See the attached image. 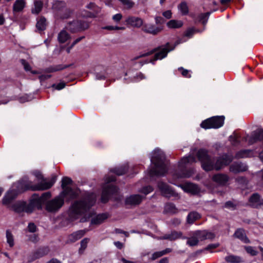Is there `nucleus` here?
Returning <instances> with one entry per match:
<instances>
[{"mask_svg": "<svg viewBox=\"0 0 263 263\" xmlns=\"http://www.w3.org/2000/svg\"><path fill=\"white\" fill-rule=\"evenodd\" d=\"M198 160L201 162L203 169L206 171L212 170H219L223 166L228 165L233 160L232 156L227 155L219 157L215 163L210 159L208 155V152L205 149H201L197 154Z\"/></svg>", "mask_w": 263, "mask_h": 263, "instance_id": "obj_1", "label": "nucleus"}, {"mask_svg": "<svg viewBox=\"0 0 263 263\" xmlns=\"http://www.w3.org/2000/svg\"><path fill=\"white\" fill-rule=\"evenodd\" d=\"M14 187L13 186L12 189L10 190L6 193L3 199V204L7 205L8 208L16 213H20L24 212L29 213V211H27L28 209V203L26 202L19 201L12 205L10 204L11 201L16 197L18 192L23 190L22 189L16 191Z\"/></svg>", "mask_w": 263, "mask_h": 263, "instance_id": "obj_2", "label": "nucleus"}, {"mask_svg": "<svg viewBox=\"0 0 263 263\" xmlns=\"http://www.w3.org/2000/svg\"><path fill=\"white\" fill-rule=\"evenodd\" d=\"M151 160L154 164V167L149 170L151 176H162L166 173L167 169L165 162V156L160 149L154 150Z\"/></svg>", "mask_w": 263, "mask_h": 263, "instance_id": "obj_3", "label": "nucleus"}, {"mask_svg": "<svg viewBox=\"0 0 263 263\" xmlns=\"http://www.w3.org/2000/svg\"><path fill=\"white\" fill-rule=\"evenodd\" d=\"M33 175L35 177L34 184L31 182L27 185L26 189H31L32 190H45L50 189L56 181V177H53L49 180L44 179L43 176L39 171L33 172Z\"/></svg>", "mask_w": 263, "mask_h": 263, "instance_id": "obj_4", "label": "nucleus"}, {"mask_svg": "<svg viewBox=\"0 0 263 263\" xmlns=\"http://www.w3.org/2000/svg\"><path fill=\"white\" fill-rule=\"evenodd\" d=\"M196 162V159L193 156L183 157L181 159L178 164V172L174 174L177 178H189L194 173L193 169L186 170V167L190 164Z\"/></svg>", "mask_w": 263, "mask_h": 263, "instance_id": "obj_5", "label": "nucleus"}, {"mask_svg": "<svg viewBox=\"0 0 263 263\" xmlns=\"http://www.w3.org/2000/svg\"><path fill=\"white\" fill-rule=\"evenodd\" d=\"M51 196V194L49 192L43 193L41 196L34 194L28 203V209L27 211H29V213H31L35 208L41 209L42 205H45V202L47 200L50 199Z\"/></svg>", "mask_w": 263, "mask_h": 263, "instance_id": "obj_6", "label": "nucleus"}, {"mask_svg": "<svg viewBox=\"0 0 263 263\" xmlns=\"http://www.w3.org/2000/svg\"><path fill=\"white\" fill-rule=\"evenodd\" d=\"M96 201V195L94 193H87L83 196V219L85 220L87 218L92 217L95 214L91 208Z\"/></svg>", "mask_w": 263, "mask_h": 263, "instance_id": "obj_7", "label": "nucleus"}, {"mask_svg": "<svg viewBox=\"0 0 263 263\" xmlns=\"http://www.w3.org/2000/svg\"><path fill=\"white\" fill-rule=\"evenodd\" d=\"M64 199H66V196L63 195V193H60L53 199L47 200L45 202V210L50 213L58 212L64 205Z\"/></svg>", "mask_w": 263, "mask_h": 263, "instance_id": "obj_8", "label": "nucleus"}, {"mask_svg": "<svg viewBox=\"0 0 263 263\" xmlns=\"http://www.w3.org/2000/svg\"><path fill=\"white\" fill-rule=\"evenodd\" d=\"M71 180L68 177H64L62 180V187L63 195L66 196V200H70L76 198L80 193V191L76 189H72L71 186Z\"/></svg>", "mask_w": 263, "mask_h": 263, "instance_id": "obj_9", "label": "nucleus"}, {"mask_svg": "<svg viewBox=\"0 0 263 263\" xmlns=\"http://www.w3.org/2000/svg\"><path fill=\"white\" fill-rule=\"evenodd\" d=\"M178 44L179 42H177L174 45H171L169 43H167L164 46L156 48L157 50L155 52H157L155 53L154 58L151 60L150 62L154 63L155 61L165 58L167 53L173 50Z\"/></svg>", "mask_w": 263, "mask_h": 263, "instance_id": "obj_10", "label": "nucleus"}, {"mask_svg": "<svg viewBox=\"0 0 263 263\" xmlns=\"http://www.w3.org/2000/svg\"><path fill=\"white\" fill-rule=\"evenodd\" d=\"M52 9L57 18H66L70 15L69 11L65 8V3L63 1H54Z\"/></svg>", "mask_w": 263, "mask_h": 263, "instance_id": "obj_11", "label": "nucleus"}, {"mask_svg": "<svg viewBox=\"0 0 263 263\" xmlns=\"http://www.w3.org/2000/svg\"><path fill=\"white\" fill-rule=\"evenodd\" d=\"M224 119L223 116L213 117L202 122L200 126L204 129L218 128L223 125Z\"/></svg>", "mask_w": 263, "mask_h": 263, "instance_id": "obj_12", "label": "nucleus"}, {"mask_svg": "<svg viewBox=\"0 0 263 263\" xmlns=\"http://www.w3.org/2000/svg\"><path fill=\"white\" fill-rule=\"evenodd\" d=\"M118 189L112 184H106L103 187L101 194V201L106 203L109 199L114 194L118 193Z\"/></svg>", "mask_w": 263, "mask_h": 263, "instance_id": "obj_13", "label": "nucleus"}, {"mask_svg": "<svg viewBox=\"0 0 263 263\" xmlns=\"http://www.w3.org/2000/svg\"><path fill=\"white\" fill-rule=\"evenodd\" d=\"M82 212V202L81 201L74 202L69 209V216L72 219H76L81 215Z\"/></svg>", "mask_w": 263, "mask_h": 263, "instance_id": "obj_14", "label": "nucleus"}, {"mask_svg": "<svg viewBox=\"0 0 263 263\" xmlns=\"http://www.w3.org/2000/svg\"><path fill=\"white\" fill-rule=\"evenodd\" d=\"M158 187L161 194L165 197L170 198L171 197H177L178 196V194L164 182H159L158 183Z\"/></svg>", "mask_w": 263, "mask_h": 263, "instance_id": "obj_15", "label": "nucleus"}, {"mask_svg": "<svg viewBox=\"0 0 263 263\" xmlns=\"http://www.w3.org/2000/svg\"><path fill=\"white\" fill-rule=\"evenodd\" d=\"M141 30L146 33L156 35L160 32L162 30V28L159 27H157L154 24L147 23L143 24Z\"/></svg>", "mask_w": 263, "mask_h": 263, "instance_id": "obj_16", "label": "nucleus"}, {"mask_svg": "<svg viewBox=\"0 0 263 263\" xmlns=\"http://www.w3.org/2000/svg\"><path fill=\"white\" fill-rule=\"evenodd\" d=\"M179 186L185 192L191 193L193 195L198 194L200 190L195 184L187 182L183 184H181Z\"/></svg>", "mask_w": 263, "mask_h": 263, "instance_id": "obj_17", "label": "nucleus"}, {"mask_svg": "<svg viewBox=\"0 0 263 263\" xmlns=\"http://www.w3.org/2000/svg\"><path fill=\"white\" fill-rule=\"evenodd\" d=\"M144 199V197L138 195H132L127 197L125 199V203L126 205L130 206H136L139 205Z\"/></svg>", "mask_w": 263, "mask_h": 263, "instance_id": "obj_18", "label": "nucleus"}, {"mask_svg": "<svg viewBox=\"0 0 263 263\" xmlns=\"http://www.w3.org/2000/svg\"><path fill=\"white\" fill-rule=\"evenodd\" d=\"M212 180L220 185H226L227 182L230 180L229 176L222 173H218L214 175L212 178Z\"/></svg>", "mask_w": 263, "mask_h": 263, "instance_id": "obj_19", "label": "nucleus"}, {"mask_svg": "<svg viewBox=\"0 0 263 263\" xmlns=\"http://www.w3.org/2000/svg\"><path fill=\"white\" fill-rule=\"evenodd\" d=\"M125 22L127 25L135 28L142 27L143 24V21L142 18L134 16H128L125 20Z\"/></svg>", "mask_w": 263, "mask_h": 263, "instance_id": "obj_20", "label": "nucleus"}, {"mask_svg": "<svg viewBox=\"0 0 263 263\" xmlns=\"http://www.w3.org/2000/svg\"><path fill=\"white\" fill-rule=\"evenodd\" d=\"M195 234L198 235V238L200 241L206 239L212 240L215 237L214 233L205 230L196 231Z\"/></svg>", "mask_w": 263, "mask_h": 263, "instance_id": "obj_21", "label": "nucleus"}, {"mask_svg": "<svg viewBox=\"0 0 263 263\" xmlns=\"http://www.w3.org/2000/svg\"><path fill=\"white\" fill-rule=\"evenodd\" d=\"M262 140H263V129H258L252 133L251 137L249 138L248 142L250 144H252L257 141Z\"/></svg>", "mask_w": 263, "mask_h": 263, "instance_id": "obj_22", "label": "nucleus"}, {"mask_svg": "<svg viewBox=\"0 0 263 263\" xmlns=\"http://www.w3.org/2000/svg\"><path fill=\"white\" fill-rule=\"evenodd\" d=\"M247 166L242 163H234L230 166L229 170L234 174L246 171Z\"/></svg>", "mask_w": 263, "mask_h": 263, "instance_id": "obj_23", "label": "nucleus"}, {"mask_svg": "<svg viewBox=\"0 0 263 263\" xmlns=\"http://www.w3.org/2000/svg\"><path fill=\"white\" fill-rule=\"evenodd\" d=\"M182 239H187L186 244L190 247L197 246L200 240L198 238V235L195 234V231L193 232L191 234L189 237H183Z\"/></svg>", "mask_w": 263, "mask_h": 263, "instance_id": "obj_24", "label": "nucleus"}, {"mask_svg": "<svg viewBox=\"0 0 263 263\" xmlns=\"http://www.w3.org/2000/svg\"><path fill=\"white\" fill-rule=\"evenodd\" d=\"M234 236L245 243H249L250 240L247 237L245 231L242 229H237L234 234Z\"/></svg>", "mask_w": 263, "mask_h": 263, "instance_id": "obj_25", "label": "nucleus"}, {"mask_svg": "<svg viewBox=\"0 0 263 263\" xmlns=\"http://www.w3.org/2000/svg\"><path fill=\"white\" fill-rule=\"evenodd\" d=\"M260 196L257 193L253 194L249 199L251 205L256 208L260 207Z\"/></svg>", "mask_w": 263, "mask_h": 263, "instance_id": "obj_26", "label": "nucleus"}, {"mask_svg": "<svg viewBox=\"0 0 263 263\" xmlns=\"http://www.w3.org/2000/svg\"><path fill=\"white\" fill-rule=\"evenodd\" d=\"M26 5L24 0H16L13 5V11L14 13L21 12Z\"/></svg>", "mask_w": 263, "mask_h": 263, "instance_id": "obj_27", "label": "nucleus"}, {"mask_svg": "<svg viewBox=\"0 0 263 263\" xmlns=\"http://www.w3.org/2000/svg\"><path fill=\"white\" fill-rule=\"evenodd\" d=\"M49 252L48 248H43L39 249L32 254V259L34 260L39 258L46 254Z\"/></svg>", "mask_w": 263, "mask_h": 263, "instance_id": "obj_28", "label": "nucleus"}, {"mask_svg": "<svg viewBox=\"0 0 263 263\" xmlns=\"http://www.w3.org/2000/svg\"><path fill=\"white\" fill-rule=\"evenodd\" d=\"M107 218L106 214H101L92 217L91 220V223L92 224H99Z\"/></svg>", "mask_w": 263, "mask_h": 263, "instance_id": "obj_29", "label": "nucleus"}, {"mask_svg": "<svg viewBox=\"0 0 263 263\" xmlns=\"http://www.w3.org/2000/svg\"><path fill=\"white\" fill-rule=\"evenodd\" d=\"M86 7L87 8L93 11L90 15L91 17H96L97 14L101 12V8L93 3H90Z\"/></svg>", "mask_w": 263, "mask_h": 263, "instance_id": "obj_30", "label": "nucleus"}, {"mask_svg": "<svg viewBox=\"0 0 263 263\" xmlns=\"http://www.w3.org/2000/svg\"><path fill=\"white\" fill-rule=\"evenodd\" d=\"M253 155L251 150L243 149L238 152L235 155V158L237 159L247 158Z\"/></svg>", "mask_w": 263, "mask_h": 263, "instance_id": "obj_31", "label": "nucleus"}, {"mask_svg": "<svg viewBox=\"0 0 263 263\" xmlns=\"http://www.w3.org/2000/svg\"><path fill=\"white\" fill-rule=\"evenodd\" d=\"M200 218V215L198 213L196 212H190L187 217V222L189 224H192Z\"/></svg>", "mask_w": 263, "mask_h": 263, "instance_id": "obj_32", "label": "nucleus"}, {"mask_svg": "<svg viewBox=\"0 0 263 263\" xmlns=\"http://www.w3.org/2000/svg\"><path fill=\"white\" fill-rule=\"evenodd\" d=\"M225 260L230 263H241L243 262L242 258L238 256L230 255L225 257Z\"/></svg>", "mask_w": 263, "mask_h": 263, "instance_id": "obj_33", "label": "nucleus"}, {"mask_svg": "<svg viewBox=\"0 0 263 263\" xmlns=\"http://www.w3.org/2000/svg\"><path fill=\"white\" fill-rule=\"evenodd\" d=\"M46 25V20L44 17L41 16L37 19L36 27L38 30H44L45 29Z\"/></svg>", "mask_w": 263, "mask_h": 263, "instance_id": "obj_34", "label": "nucleus"}, {"mask_svg": "<svg viewBox=\"0 0 263 263\" xmlns=\"http://www.w3.org/2000/svg\"><path fill=\"white\" fill-rule=\"evenodd\" d=\"M43 8V3L41 1H35L33 7L31 9V12L34 14H39Z\"/></svg>", "mask_w": 263, "mask_h": 263, "instance_id": "obj_35", "label": "nucleus"}, {"mask_svg": "<svg viewBox=\"0 0 263 263\" xmlns=\"http://www.w3.org/2000/svg\"><path fill=\"white\" fill-rule=\"evenodd\" d=\"M172 252V249L170 248H167L164 250L161 251H158L154 253L152 255L151 259L152 260H154L158 258H159L164 255H165L166 254H168Z\"/></svg>", "mask_w": 263, "mask_h": 263, "instance_id": "obj_36", "label": "nucleus"}, {"mask_svg": "<svg viewBox=\"0 0 263 263\" xmlns=\"http://www.w3.org/2000/svg\"><path fill=\"white\" fill-rule=\"evenodd\" d=\"M183 25L181 21L172 20L167 23V26L170 28H179Z\"/></svg>", "mask_w": 263, "mask_h": 263, "instance_id": "obj_37", "label": "nucleus"}, {"mask_svg": "<svg viewBox=\"0 0 263 263\" xmlns=\"http://www.w3.org/2000/svg\"><path fill=\"white\" fill-rule=\"evenodd\" d=\"M164 212L166 213L174 214L177 213L178 210L174 204L167 203L164 207Z\"/></svg>", "mask_w": 263, "mask_h": 263, "instance_id": "obj_38", "label": "nucleus"}, {"mask_svg": "<svg viewBox=\"0 0 263 263\" xmlns=\"http://www.w3.org/2000/svg\"><path fill=\"white\" fill-rule=\"evenodd\" d=\"M82 237V231H76L69 236L68 241L70 242H75L80 239Z\"/></svg>", "mask_w": 263, "mask_h": 263, "instance_id": "obj_39", "label": "nucleus"}, {"mask_svg": "<svg viewBox=\"0 0 263 263\" xmlns=\"http://www.w3.org/2000/svg\"><path fill=\"white\" fill-rule=\"evenodd\" d=\"M6 236L7 243L9 245L10 247H13L14 245V237L11 232L10 230L6 231Z\"/></svg>", "mask_w": 263, "mask_h": 263, "instance_id": "obj_40", "label": "nucleus"}, {"mask_svg": "<svg viewBox=\"0 0 263 263\" xmlns=\"http://www.w3.org/2000/svg\"><path fill=\"white\" fill-rule=\"evenodd\" d=\"M127 170L128 167L126 165H124L118 168H114L111 171L119 176L125 174Z\"/></svg>", "mask_w": 263, "mask_h": 263, "instance_id": "obj_41", "label": "nucleus"}, {"mask_svg": "<svg viewBox=\"0 0 263 263\" xmlns=\"http://www.w3.org/2000/svg\"><path fill=\"white\" fill-rule=\"evenodd\" d=\"M178 9L180 11L181 14L183 15L189 13V8L187 4L185 2H181L178 6Z\"/></svg>", "mask_w": 263, "mask_h": 263, "instance_id": "obj_42", "label": "nucleus"}, {"mask_svg": "<svg viewBox=\"0 0 263 263\" xmlns=\"http://www.w3.org/2000/svg\"><path fill=\"white\" fill-rule=\"evenodd\" d=\"M69 38V35L65 30L61 31L59 34L58 39L60 42L65 43Z\"/></svg>", "mask_w": 263, "mask_h": 263, "instance_id": "obj_43", "label": "nucleus"}, {"mask_svg": "<svg viewBox=\"0 0 263 263\" xmlns=\"http://www.w3.org/2000/svg\"><path fill=\"white\" fill-rule=\"evenodd\" d=\"M127 9L132 8L135 3L131 0H118Z\"/></svg>", "mask_w": 263, "mask_h": 263, "instance_id": "obj_44", "label": "nucleus"}, {"mask_svg": "<svg viewBox=\"0 0 263 263\" xmlns=\"http://www.w3.org/2000/svg\"><path fill=\"white\" fill-rule=\"evenodd\" d=\"M229 140L231 144L233 146H236L240 143V141L238 139V136L235 134L229 137Z\"/></svg>", "mask_w": 263, "mask_h": 263, "instance_id": "obj_45", "label": "nucleus"}, {"mask_svg": "<svg viewBox=\"0 0 263 263\" xmlns=\"http://www.w3.org/2000/svg\"><path fill=\"white\" fill-rule=\"evenodd\" d=\"M156 50H157V48H154V49H153L148 52H146L144 53L141 54L138 56L135 57L132 60V61L137 60L141 58H143L145 57L149 56V55L152 54L153 53H154L156 51Z\"/></svg>", "mask_w": 263, "mask_h": 263, "instance_id": "obj_46", "label": "nucleus"}, {"mask_svg": "<svg viewBox=\"0 0 263 263\" xmlns=\"http://www.w3.org/2000/svg\"><path fill=\"white\" fill-rule=\"evenodd\" d=\"M210 14V12L201 13L198 16L199 21H202V24L205 25L207 22L208 18Z\"/></svg>", "mask_w": 263, "mask_h": 263, "instance_id": "obj_47", "label": "nucleus"}, {"mask_svg": "<svg viewBox=\"0 0 263 263\" xmlns=\"http://www.w3.org/2000/svg\"><path fill=\"white\" fill-rule=\"evenodd\" d=\"M245 249L248 253L252 256H256L258 254V252L253 247L246 246Z\"/></svg>", "mask_w": 263, "mask_h": 263, "instance_id": "obj_48", "label": "nucleus"}, {"mask_svg": "<svg viewBox=\"0 0 263 263\" xmlns=\"http://www.w3.org/2000/svg\"><path fill=\"white\" fill-rule=\"evenodd\" d=\"M171 237V240H175L178 238H182L183 237L182 236V233L180 232H173L171 234H170Z\"/></svg>", "mask_w": 263, "mask_h": 263, "instance_id": "obj_49", "label": "nucleus"}, {"mask_svg": "<svg viewBox=\"0 0 263 263\" xmlns=\"http://www.w3.org/2000/svg\"><path fill=\"white\" fill-rule=\"evenodd\" d=\"M102 29L108 30H124L125 29V28L124 27L106 26L102 27Z\"/></svg>", "mask_w": 263, "mask_h": 263, "instance_id": "obj_50", "label": "nucleus"}, {"mask_svg": "<svg viewBox=\"0 0 263 263\" xmlns=\"http://www.w3.org/2000/svg\"><path fill=\"white\" fill-rule=\"evenodd\" d=\"M153 191V188L151 186L148 185L143 187L140 192L146 195L152 192Z\"/></svg>", "mask_w": 263, "mask_h": 263, "instance_id": "obj_51", "label": "nucleus"}, {"mask_svg": "<svg viewBox=\"0 0 263 263\" xmlns=\"http://www.w3.org/2000/svg\"><path fill=\"white\" fill-rule=\"evenodd\" d=\"M178 70L181 71V74L183 76L191 78V76L189 74V70L184 69L183 67L178 68Z\"/></svg>", "mask_w": 263, "mask_h": 263, "instance_id": "obj_52", "label": "nucleus"}, {"mask_svg": "<svg viewBox=\"0 0 263 263\" xmlns=\"http://www.w3.org/2000/svg\"><path fill=\"white\" fill-rule=\"evenodd\" d=\"M224 206H225V208L234 210L236 208V205H235L232 201H229L225 203Z\"/></svg>", "mask_w": 263, "mask_h": 263, "instance_id": "obj_53", "label": "nucleus"}, {"mask_svg": "<svg viewBox=\"0 0 263 263\" xmlns=\"http://www.w3.org/2000/svg\"><path fill=\"white\" fill-rule=\"evenodd\" d=\"M65 83L63 82H60L58 84L53 85L52 87L57 90H61L64 88Z\"/></svg>", "mask_w": 263, "mask_h": 263, "instance_id": "obj_54", "label": "nucleus"}, {"mask_svg": "<svg viewBox=\"0 0 263 263\" xmlns=\"http://www.w3.org/2000/svg\"><path fill=\"white\" fill-rule=\"evenodd\" d=\"M22 64L24 66V68L26 71H30L31 67L28 63L25 60H21V61Z\"/></svg>", "mask_w": 263, "mask_h": 263, "instance_id": "obj_55", "label": "nucleus"}, {"mask_svg": "<svg viewBox=\"0 0 263 263\" xmlns=\"http://www.w3.org/2000/svg\"><path fill=\"white\" fill-rule=\"evenodd\" d=\"M122 18V15L121 13H118L112 16V20L116 23L119 22Z\"/></svg>", "mask_w": 263, "mask_h": 263, "instance_id": "obj_56", "label": "nucleus"}, {"mask_svg": "<svg viewBox=\"0 0 263 263\" xmlns=\"http://www.w3.org/2000/svg\"><path fill=\"white\" fill-rule=\"evenodd\" d=\"M194 29L193 28H190L187 29L185 33V36L191 37L193 34L194 33Z\"/></svg>", "mask_w": 263, "mask_h": 263, "instance_id": "obj_57", "label": "nucleus"}, {"mask_svg": "<svg viewBox=\"0 0 263 263\" xmlns=\"http://www.w3.org/2000/svg\"><path fill=\"white\" fill-rule=\"evenodd\" d=\"M171 222L173 225L176 226L181 223V220L179 218H175L171 220Z\"/></svg>", "mask_w": 263, "mask_h": 263, "instance_id": "obj_58", "label": "nucleus"}, {"mask_svg": "<svg viewBox=\"0 0 263 263\" xmlns=\"http://www.w3.org/2000/svg\"><path fill=\"white\" fill-rule=\"evenodd\" d=\"M28 229L29 232H34L36 231V226L34 223H30L28 224Z\"/></svg>", "mask_w": 263, "mask_h": 263, "instance_id": "obj_59", "label": "nucleus"}, {"mask_svg": "<svg viewBox=\"0 0 263 263\" xmlns=\"http://www.w3.org/2000/svg\"><path fill=\"white\" fill-rule=\"evenodd\" d=\"M162 15L166 18L169 19L172 17V12L171 10H167L164 11Z\"/></svg>", "mask_w": 263, "mask_h": 263, "instance_id": "obj_60", "label": "nucleus"}, {"mask_svg": "<svg viewBox=\"0 0 263 263\" xmlns=\"http://www.w3.org/2000/svg\"><path fill=\"white\" fill-rule=\"evenodd\" d=\"M218 246H219V244L218 243L211 244V245H209V246H208L205 248V250H208L209 249H215V248H217Z\"/></svg>", "mask_w": 263, "mask_h": 263, "instance_id": "obj_61", "label": "nucleus"}, {"mask_svg": "<svg viewBox=\"0 0 263 263\" xmlns=\"http://www.w3.org/2000/svg\"><path fill=\"white\" fill-rule=\"evenodd\" d=\"M236 180L238 182L245 183L246 181V179L243 177H238L236 179Z\"/></svg>", "mask_w": 263, "mask_h": 263, "instance_id": "obj_62", "label": "nucleus"}, {"mask_svg": "<svg viewBox=\"0 0 263 263\" xmlns=\"http://www.w3.org/2000/svg\"><path fill=\"white\" fill-rule=\"evenodd\" d=\"M114 245L119 249H122L123 247V244L120 241L114 242Z\"/></svg>", "mask_w": 263, "mask_h": 263, "instance_id": "obj_63", "label": "nucleus"}, {"mask_svg": "<svg viewBox=\"0 0 263 263\" xmlns=\"http://www.w3.org/2000/svg\"><path fill=\"white\" fill-rule=\"evenodd\" d=\"M46 263H61V262L57 259L53 258Z\"/></svg>", "mask_w": 263, "mask_h": 263, "instance_id": "obj_64", "label": "nucleus"}]
</instances>
